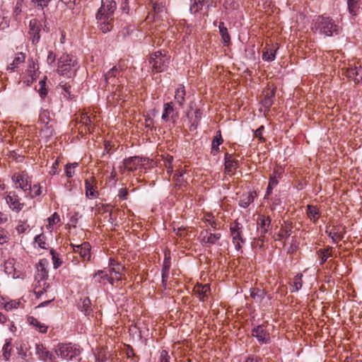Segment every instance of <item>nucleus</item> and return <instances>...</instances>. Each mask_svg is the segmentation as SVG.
<instances>
[{
    "instance_id": "1",
    "label": "nucleus",
    "mask_w": 362,
    "mask_h": 362,
    "mask_svg": "<svg viewBox=\"0 0 362 362\" xmlns=\"http://www.w3.org/2000/svg\"><path fill=\"white\" fill-rule=\"evenodd\" d=\"M311 29L325 37H332L339 34V26L329 16H318L313 20Z\"/></svg>"
},
{
    "instance_id": "2",
    "label": "nucleus",
    "mask_w": 362,
    "mask_h": 362,
    "mask_svg": "<svg viewBox=\"0 0 362 362\" xmlns=\"http://www.w3.org/2000/svg\"><path fill=\"white\" fill-rule=\"evenodd\" d=\"M57 355L62 359L71 361L81 354L80 346L71 343L59 344L55 349Z\"/></svg>"
},
{
    "instance_id": "3",
    "label": "nucleus",
    "mask_w": 362,
    "mask_h": 362,
    "mask_svg": "<svg viewBox=\"0 0 362 362\" xmlns=\"http://www.w3.org/2000/svg\"><path fill=\"white\" fill-rule=\"evenodd\" d=\"M116 8L117 4L114 0H102L101 6L96 14V18L99 21L112 20Z\"/></svg>"
},
{
    "instance_id": "4",
    "label": "nucleus",
    "mask_w": 362,
    "mask_h": 362,
    "mask_svg": "<svg viewBox=\"0 0 362 362\" xmlns=\"http://www.w3.org/2000/svg\"><path fill=\"white\" fill-rule=\"evenodd\" d=\"M170 58L163 54L160 51L154 52L149 59V63L152 65L153 69L156 72H162L168 66Z\"/></svg>"
},
{
    "instance_id": "5",
    "label": "nucleus",
    "mask_w": 362,
    "mask_h": 362,
    "mask_svg": "<svg viewBox=\"0 0 362 362\" xmlns=\"http://www.w3.org/2000/svg\"><path fill=\"white\" fill-rule=\"evenodd\" d=\"M124 71V69L121 65L113 66L105 74L106 85L118 86L119 83L122 82L121 78Z\"/></svg>"
},
{
    "instance_id": "6",
    "label": "nucleus",
    "mask_w": 362,
    "mask_h": 362,
    "mask_svg": "<svg viewBox=\"0 0 362 362\" xmlns=\"http://www.w3.org/2000/svg\"><path fill=\"white\" fill-rule=\"evenodd\" d=\"M230 231L235 248L238 251L240 250L242 248L241 243H245V240L243 237V226L238 221H235L230 224Z\"/></svg>"
},
{
    "instance_id": "7",
    "label": "nucleus",
    "mask_w": 362,
    "mask_h": 362,
    "mask_svg": "<svg viewBox=\"0 0 362 362\" xmlns=\"http://www.w3.org/2000/svg\"><path fill=\"white\" fill-rule=\"evenodd\" d=\"M251 334L255 337L260 344H269L271 341L270 334L264 325L255 326L252 329Z\"/></svg>"
},
{
    "instance_id": "8",
    "label": "nucleus",
    "mask_w": 362,
    "mask_h": 362,
    "mask_svg": "<svg viewBox=\"0 0 362 362\" xmlns=\"http://www.w3.org/2000/svg\"><path fill=\"white\" fill-rule=\"evenodd\" d=\"M271 218L264 215H259L257 218V229L260 230L259 240L264 242L265 235L271 230Z\"/></svg>"
},
{
    "instance_id": "9",
    "label": "nucleus",
    "mask_w": 362,
    "mask_h": 362,
    "mask_svg": "<svg viewBox=\"0 0 362 362\" xmlns=\"http://www.w3.org/2000/svg\"><path fill=\"white\" fill-rule=\"evenodd\" d=\"M41 28L42 23L39 20L36 18L30 20L29 23V35H30L33 44H37L40 41Z\"/></svg>"
},
{
    "instance_id": "10",
    "label": "nucleus",
    "mask_w": 362,
    "mask_h": 362,
    "mask_svg": "<svg viewBox=\"0 0 362 362\" xmlns=\"http://www.w3.org/2000/svg\"><path fill=\"white\" fill-rule=\"evenodd\" d=\"M200 237L202 238V244L209 247L220 240L221 234L219 233H213L209 229H206L201 233Z\"/></svg>"
},
{
    "instance_id": "11",
    "label": "nucleus",
    "mask_w": 362,
    "mask_h": 362,
    "mask_svg": "<svg viewBox=\"0 0 362 362\" xmlns=\"http://www.w3.org/2000/svg\"><path fill=\"white\" fill-rule=\"evenodd\" d=\"M28 179V175L24 172L12 177V180L16 183V187L22 189L24 192L31 190V182Z\"/></svg>"
},
{
    "instance_id": "12",
    "label": "nucleus",
    "mask_w": 362,
    "mask_h": 362,
    "mask_svg": "<svg viewBox=\"0 0 362 362\" xmlns=\"http://www.w3.org/2000/svg\"><path fill=\"white\" fill-rule=\"evenodd\" d=\"M74 252L78 253L84 261H89L91 257V246L88 242H84L81 245H71Z\"/></svg>"
},
{
    "instance_id": "13",
    "label": "nucleus",
    "mask_w": 362,
    "mask_h": 362,
    "mask_svg": "<svg viewBox=\"0 0 362 362\" xmlns=\"http://www.w3.org/2000/svg\"><path fill=\"white\" fill-rule=\"evenodd\" d=\"M36 354L44 362H55L56 357L49 351L42 344H37L35 346Z\"/></svg>"
},
{
    "instance_id": "14",
    "label": "nucleus",
    "mask_w": 362,
    "mask_h": 362,
    "mask_svg": "<svg viewBox=\"0 0 362 362\" xmlns=\"http://www.w3.org/2000/svg\"><path fill=\"white\" fill-rule=\"evenodd\" d=\"M178 117V112L175 110L173 102L166 103L163 105L162 119L167 122L170 119L173 122Z\"/></svg>"
},
{
    "instance_id": "15",
    "label": "nucleus",
    "mask_w": 362,
    "mask_h": 362,
    "mask_svg": "<svg viewBox=\"0 0 362 362\" xmlns=\"http://www.w3.org/2000/svg\"><path fill=\"white\" fill-rule=\"evenodd\" d=\"M96 181L94 177H90L85 180L86 195L88 197L96 198L98 192L96 190Z\"/></svg>"
},
{
    "instance_id": "16",
    "label": "nucleus",
    "mask_w": 362,
    "mask_h": 362,
    "mask_svg": "<svg viewBox=\"0 0 362 362\" xmlns=\"http://www.w3.org/2000/svg\"><path fill=\"white\" fill-rule=\"evenodd\" d=\"M77 62H71L69 64H59L58 72L67 78L73 77L76 72Z\"/></svg>"
},
{
    "instance_id": "17",
    "label": "nucleus",
    "mask_w": 362,
    "mask_h": 362,
    "mask_svg": "<svg viewBox=\"0 0 362 362\" xmlns=\"http://www.w3.org/2000/svg\"><path fill=\"white\" fill-rule=\"evenodd\" d=\"M110 267L108 269V272L114 277V281L122 279L124 267L122 264L115 262L114 259H110Z\"/></svg>"
},
{
    "instance_id": "18",
    "label": "nucleus",
    "mask_w": 362,
    "mask_h": 362,
    "mask_svg": "<svg viewBox=\"0 0 362 362\" xmlns=\"http://www.w3.org/2000/svg\"><path fill=\"white\" fill-rule=\"evenodd\" d=\"M6 200L7 204L9 205V207L13 211H16L17 212L20 211L24 205L23 203L20 202L18 197L15 194V192H9L6 197Z\"/></svg>"
},
{
    "instance_id": "19",
    "label": "nucleus",
    "mask_w": 362,
    "mask_h": 362,
    "mask_svg": "<svg viewBox=\"0 0 362 362\" xmlns=\"http://www.w3.org/2000/svg\"><path fill=\"white\" fill-rule=\"evenodd\" d=\"M346 76L352 79L355 83H358L362 81V66H354L348 68L346 71Z\"/></svg>"
},
{
    "instance_id": "20",
    "label": "nucleus",
    "mask_w": 362,
    "mask_h": 362,
    "mask_svg": "<svg viewBox=\"0 0 362 362\" xmlns=\"http://www.w3.org/2000/svg\"><path fill=\"white\" fill-rule=\"evenodd\" d=\"M170 268V258L165 257L163 261L162 271H161V276H162V286L164 289L167 288V281L169 276V272Z\"/></svg>"
},
{
    "instance_id": "21",
    "label": "nucleus",
    "mask_w": 362,
    "mask_h": 362,
    "mask_svg": "<svg viewBox=\"0 0 362 362\" xmlns=\"http://www.w3.org/2000/svg\"><path fill=\"white\" fill-rule=\"evenodd\" d=\"M266 296H267L269 299L272 298L270 295H267V293L263 289L255 288H252L250 291V297L256 303H262Z\"/></svg>"
},
{
    "instance_id": "22",
    "label": "nucleus",
    "mask_w": 362,
    "mask_h": 362,
    "mask_svg": "<svg viewBox=\"0 0 362 362\" xmlns=\"http://www.w3.org/2000/svg\"><path fill=\"white\" fill-rule=\"evenodd\" d=\"M238 167V160L233 158L232 154L226 153L225 155V170L230 173L233 169L235 170Z\"/></svg>"
},
{
    "instance_id": "23",
    "label": "nucleus",
    "mask_w": 362,
    "mask_h": 362,
    "mask_svg": "<svg viewBox=\"0 0 362 362\" xmlns=\"http://www.w3.org/2000/svg\"><path fill=\"white\" fill-rule=\"evenodd\" d=\"M141 159L139 157H131L124 160L123 168L124 170L133 171L136 168V165L140 164Z\"/></svg>"
},
{
    "instance_id": "24",
    "label": "nucleus",
    "mask_w": 362,
    "mask_h": 362,
    "mask_svg": "<svg viewBox=\"0 0 362 362\" xmlns=\"http://www.w3.org/2000/svg\"><path fill=\"white\" fill-rule=\"evenodd\" d=\"M185 86L182 84L179 85L175 90V100L180 107H182L185 103Z\"/></svg>"
},
{
    "instance_id": "25",
    "label": "nucleus",
    "mask_w": 362,
    "mask_h": 362,
    "mask_svg": "<svg viewBox=\"0 0 362 362\" xmlns=\"http://www.w3.org/2000/svg\"><path fill=\"white\" fill-rule=\"evenodd\" d=\"M223 140L222 139L221 132L220 130L217 131L211 144V153L213 155H216L219 152V146L222 144Z\"/></svg>"
},
{
    "instance_id": "26",
    "label": "nucleus",
    "mask_w": 362,
    "mask_h": 362,
    "mask_svg": "<svg viewBox=\"0 0 362 362\" xmlns=\"http://www.w3.org/2000/svg\"><path fill=\"white\" fill-rule=\"evenodd\" d=\"M219 33L221 36V40L225 46H228L230 44V37L228 32V29L224 25V23L220 22L218 25Z\"/></svg>"
},
{
    "instance_id": "27",
    "label": "nucleus",
    "mask_w": 362,
    "mask_h": 362,
    "mask_svg": "<svg viewBox=\"0 0 362 362\" xmlns=\"http://www.w3.org/2000/svg\"><path fill=\"white\" fill-rule=\"evenodd\" d=\"M195 291L197 293L199 300L205 301L210 294V286L209 284L199 286L196 288Z\"/></svg>"
},
{
    "instance_id": "28",
    "label": "nucleus",
    "mask_w": 362,
    "mask_h": 362,
    "mask_svg": "<svg viewBox=\"0 0 362 362\" xmlns=\"http://www.w3.org/2000/svg\"><path fill=\"white\" fill-rule=\"evenodd\" d=\"M254 202V195L252 192L243 194L240 199L239 206L242 208H247L252 202Z\"/></svg>"
},
{
    "instance_id": "29",
    "label": "nucleus",
    "mask_w": 362,
    "mask_h": 362,
    "mask_svg": "<svg viewBox=\"0 0 362 362\" xmlns=\"http://www.w3.org/2000/svg\"><path fill=\"white\" fill-rule=\"evenodd\" d=\"M78 309L84 313L85 315H89L92 313L91 302L88 297L81 300V303L78 305Z\"/></svg>"
},
{
    "instance_id": "30",
    "label": "nucleus",
    "mask_w": 362,
    "mask_h": 362,
    "mask_svg": "<svg viewBox=\"0 0 362 362\" xmlns=\"http://www.w3.org/2000/svg\"><path fill=\"white\" fill-rule=\"evenodd\" d=\"M360 0H347V7L349 13L352 16H356L360 9Z\"/></svg>"
},
{
    "instance_id": "31",
    "label": "nucleus",
    "mask_w": 362,
    "mask_h": 362,
    "mask_svg": "<svg viewBox=\"0 0 362 362\" xmlns=\"http://www.w3.org/2000/svg\"><path fill=\"white\" fill-rule=\"evenodd\" d=\"M25 56L23 53H18L17 56L14 58L13 62L8 66L7 70L14 71L20 64H23L25 62Z\"/></svg>"
},
{
    "instance_id": "32",
    "label": "nucleus",
    "mask_w": 362,
    "mask_h": 362,
    "mask_svg": "<svg viewBox=\"0 0 362 362\" xmlns=\"http://www.w3.org/2000/svg\"><path fill=\"white\" fill-rule=\"evenodd\" d=\"M325 233L332 238V242L334 243L339 242L343 238V235L340 233L337 227H333L330 230L327 228Z\"/></svg>"
},
{
    "instance_id": "33",
    "label": "nucleus",
    "mask_w": 362,
    "mask_h": 362,
    "mask_svg": "<svg viewBox=\"0 0 362 362\" xmlns=\"http://www.w3.org/2000/svg\"><path fill=\"white\" fill-rule=\"evenodd\" d=\"M28 322L32 325L33 327L37 328L40 332L41 333H46L47 331V327L43 324L41 323L40 321H38L35 317L33 316H30L28 318Z\"/></svg>"
},
{
    "instance_id": "34",
    "label": "nucleus",
    "mask_w": 362,
    "mask_h": 362,
    "mask_svg": "<svg viewBox=\"0 0 362 362\" xmlns=\"http://www.w3.org/2000/svg\"><path fill=\"white\" fill-rule=\"evenodd\" d=\"M292 233V227L290 224L286 225L284 227H282L277 234L276 240H281L284 238H287Z\"/></svg>"
},
{
    "instance_id": "35",
    "label": "nucleus",
    "mask_w": 362,
    "mask_h": 362,
    "mask_svg": "<svg viewBox=\"0 0 362 362\" xmlns=\"http://www.w3.org/2000/svg\"><path fill=\"white\" fill-rule=\"evenodd\" d=\"M192 3L189 7L192 13L199 12L204 6L205 0H192Z\"/></svg>"
},
{
    "instance_id": "36",
    "label": "nucleus",
    "mask_w": 362,
    "mask_h": 362,
    "mask_svg": "<svg viewBox=\"0 0 362 362\" xmlns=\"http://www.w3.org/2000/svg\"><path fill=\"white\" fill-rule=\"evenodd\" d=\"M11 339H6V343L4 344L2 352H3V357L6 361H8L11 356Z\"/></svg>"
},
{
    "instance_id": "37",
    "label": "nucleus",
    "mask_w": 362,
    "mask_h": 362,
    "mask_svg": "<svg viewBox=\"0 0 362 362\" xmlns=\"http://www.w3.org/2000/svg\"><path fill=\"white\" fill-rule=\"evenodd\" d=\"M307 214L309 216V218L313 221H316L319 218L318 210L314 206H312V205L308 206Z\"/></svg>"
},
{
    "instance_id": "38",
    "label": "nucleus",
    "mask_w": 362,
    "mask_h": 362,
    "mask_svg": "<svg viewBox=\"0 0 362 362\" xmlns=\"http://www.w3.org/2000/svg\"><path fill=\"white\" fill-rule=\"evenodd\" d=\"M38 64L32 59L29 60V64L27 69V74L29 76H37L36 71L38 70Z\"/></svg>"
},
{
    "instance_id": "39",
    "label": "nucleus",
    "mask_w": 362,
    "mask_h": 362,
    "mask_svg": "<svg viewBox=\"0 0 362 362\" xmlns=\"http://www.w3.org/2000/svg\"><path fill=\"white\" fill-rule=\"evenodd\" d=\"M97 276H100V279H103L104 280H107L110 284H111L112 285H113L114 284V277L110 275V274L104 270H98L95 274V277H96Z\"/></svg>"
},
{
    "instance_id": "40",
    "label": "nucleus",
    "mask_w": 362,
    "mask_h": 362,
    "mask_svg": "<svg viewBox=\"0 0 362 362\" xmlns=\"http://www.w3.org/2000/svg\"><path fill=\"white\" fill-rule=\"evenodd\" d=\"M46 81L47 76H44L43 78L39 81L40 88L38 90V93L41 98H45L47 95Z\"/></svg>"
},
{
    "instance_id": "41",
    "label": "nucleus",
    "mask_w": 362,
    "mask_h": 362,
    "mask_svg": "<svg viewBox=\"0 0 362 362\" xmlns=\"http://www.w3.org/2000/svg\"><path fill=\"white\" fill-rule=\"evenodd\" d=\"M276 49H267L263 52L262 59L264 61L272 62L275 59Z\"/></svg>"
},
{
    "instance_id": "42",
    "label": "nucleus",
    "mask_w": 362,
    "mask_h": 362,
    "mask_svg": "<svg viewBox=\"0 0 362 362\" xmlns=\"http://www.w3.org/2000/svg\"><path fill=\"white\" fill-rule=\"evenodd\" d=\"M49 252L52 255L54 268H59L63 263L62 260L59 257V254L54 249H51Z\"/></svg>"
},
{
    "instance_id": "43",
    "label": "nucleus",
    "mask_w": 362,
    "mask_h": 362,
    "mask_svg": "<svg viewBox=\"0 0 362 362\" xmlns=\"http://www.w3.org/2000/svg\"><path fill=\"white\" fill-rule=\"evenodd\" d=\"M39 119L42 124L47 126L52 120L50 112L47 110H42L40 113Z\"/></svg>"
},
{
    "instance_id": "44",
    "label": "nucleus",
    "mask_w": 362,
    "mask_h": 362,
    "mask_svg": "<svg viewBox=\"0 0 362 362\" xmlns=\"http://www.w3.org/2000/svg\"><path fill=\"white\" fill-rule=\"evenodd\" d=\"M274 96V92L273 90L264 95V98L262 100V105L264 107L269 108L272 105Z\"/></svg>"
},
{
    "instance_id": "45",
    "label": "nucleus",
    "mask_w": 362,
    "mask_h": 362,
    "mask_svg": "<svg viewBox=\"0 0 362 362\" xmlns=\"http://www.w3.org/2000/svg\"><path fill=\"white\" fill-rule=\"evenodd\" d=\"M332 250V247H328L326 249H320L317 251V255L320 259V264H323L329 257L328 252Z\"/></svg>"
},
{
    "instance_id": "46",
    "label": "nucleus",
    "mask_w": 362,
    "mask_h": 362,
    "mask_svg": "<svg viewBox=\"0 0 362 362\" xmlns=\"http://www.w3.org/2000/svg\"><path fill=\"white\" fill-rule=\"evenodd\" d=\"M303 274L300 273L297 274V275L293 279V286L294 288L291 291L292 292L298 291L302 288L303 281H302Z\"/></svg>"
},
{
    "instance_id": "47",
    "label": "nucleus",
    "mask_w": 362,
    "mask_h": 362,
    "mask_svg": "<svg viewBox=\"0 0 362 362\" xmlns=\"http://www.w3.org/2000/svg\"><path fill=\"white\" fill-rule=\"evenodd\" d=\"M46 236L44 233H41L35 237V242L37 243L38 246L42 249H47V244L45 242Z\"/></svg>"
},
{
    "instance_id": "48",
    "label": "nucleus",
    "mask_w": 362,
    "mask_h": 362,
    "mask_svg": "<svg viewBox=\"0 0 362 362\" xmlns=\"http://www.w3.org/2000/svg\"><path fill=\"white\" fill-rule=\"evenodd\" d=\"M173 180L175 183V186L180 187L187 183V181L183 178V174L180 175L175 174L173 176Z\"/></svg>"
},
{
    "instance_id": "49",
    "label": "nucleus",
    "mask_w": 362,
    "mask_h": 362,
    "mask_svg": "<svg viewBox=\"0 0 362 362\" xmlns=\"http://www.w3.org/2000/svg\"><path fill=\"white\" fill-rule=\"evenodd\" d=\"M71 62H77L75 59H74L70 55L67 54H64L59 59V64H69Z\"/></svg>"
},
{
    "instance_id": "50",
    "label": "nucleus",
    "mask_w": 362,
    "mask_h": 362,
    "mask_svg": "<svg viewBox=\"0 0 362 362\" xmlns=\"http://www.w3.org/2000/svg\"><path fill=\"white\" fill-rule=\"evenodd\" d=\"M79 122L81 123L83 125H84L88 129V130H90V127L91 124V119L87 114H83L81 116Z\"/></svg>"
},
{
    "instance_id": "51",
    "label": "nucleus",
    "mask_w": 362,
    "mask_h": 362,
    "mask_svg": "<svg viewBox=\"0 0 362 362\" xmlns=\"http://www.w3.org/2000/svg\"><path fill=\"white\" fill-rule=\"evenodd\" d=\"M29 193L31 198L40 196L42 193L41 187L39 185H34L33 187L31 186V190L29 191Z\"/></svg>"
},
{
    "instance_id": "52",
    "label": "nucleus",
    "mask_w": 362,
    "mask_h": 362,
    "mask_svg": "<svg viewBox=\"0 0 362 362\" xmlns=\"http://www.w3.org/2000/svg\"><path fill=\"white\" fill-rule=\"evenodd\" d=\"M280 173L277 175L276 171H274L272 175H271L269 185H270V188H274L275 186L277 185L279 183V177Z\"/></svg>"
},
{
    "instance_id": "53",
    "label": "nucleus",
    "mask_w": 362,
    "mask_h": 362,
    "mask_svg": "<svg viewBox=\"0 0 362 362\" xmlns=\"http://www.w3.org/2000/svg\"><path fill=\"white\" fill-rule=\"evenodd\" d=\"M50 0H32V2L35 6L39 8L43 9L47 6Z\"/></svg>"
},
{
    "instance_id": "54",
    "label": "nucleus",
    "mask_w": 362,
    "mask_h": 362,
    "mask_svg": "<svg viewBox=\"0 0 362 362\" xmlns=\"http://www.w3.org/2000/svg\"><path fill=\"white\" fill-rule=\"evenodd\" d=\"M8 239L9 235L8 232L0 228V244L3 245L4 243L8 242Z\"/></svg>"
},
{
    "instance_id": "55",
    "label": "nucleus",
    "mask_w": 362,
    "mask_h": 362,
    "mask_svg": "<svg viewBox=\"0 0 362 362\" xmlns=\"http://www.w3.org/2000/svg\"><path fill=\"white\" fill-rule=\"evenodd\" d=\"M103 23L100 25V29L103 33H105L110 31L112 28V25L110 23L109 20H102Z\"/></svg>"
},
{
    "instance_id": "56",
    "label": "nucleus",
    "mask_w": 362,
    "mask_h": 362,
    "mask_svg": "<svg viewBox=\"0 0 362 362\" xmlns=\"http://www.w3.org/2000/svg\"><path fill=\"white\" fill-rule=\"evenodd\" d=\"M47 259H41L39 262V264H38V266H37L38 271L42 272L43 275L47 274V272L46 270V264H47Z\"/></svg>"
},
{
    "instance_id": "57",
    "label": "nucleus",
    "mask_w": 362,
    "mask_h": 362,
    "mask_svg": "<svg viewBox=\"0 0 362 362\" xmlns=\"http://www.w3.org/2000/svg\"><path fill=\"white\" fill-rule=\"evenodd\" d=\"M264 129V127L262 125L255 131V136L258 138L261 141H264L265 140L262 136Z\"/></svg>"
},
{
    "instance_id": "58",
    "label": "nucleus",
    "mask_w": 362,
    "mask_h": 362,
    "mask_svg": "<svg viewBox=\"0 0 362 362\" xmlns=\"http://www.w3.org/2000/svg\"><path fill=\"white\" fill-rule=\"evenodd\" d=\"M170 357L167 351L163 350L160 352V362H170Z\"/></svg>"
},
{
    "instance_id": "59",
    "label": "nucleus",
    "mask_w": 362,
    "mask_h": 362,
    "mask_svg": "<svg viewBox=\"0 0 362 362\" xmlns=\"http://www.w3.org/2000/svg\"><path fill=\"white\" fill-rule=\"evenodd\" d=\"M59 86L70 97L71 96V86L69 85L67 83H64L62 81Z\"/></svg>"
},
{
    "instance_id": "60",
    "label": "nucleus",
    "mask_w": 362,
    "mask_h": 362,
    "mask_svg": "<svg viewBox=\"0 0 362 362\" xmlns=\"http://www.w3.org/2000/svg\"><path fill=\"white\" fill-rule=\"evenodd\" d=\"M60 221L59 216L57 213H54L50 217L48 218L49 225L57 223Z\"/></svg>"
},
{
    "instance_id": "61",
    "label": "nucleus",
    "mask_w": 362,
    "mask_h": 362,
    "mask_svg": "<svg viewBox=\"0 0 362 362\" xmlns=\"http://www.w3.org/2000/svg\"><path fill=\"white\" fill-rule=\"evenodd\" d=\"M129 192L126 188H122L119 191L118 197L119 199L124 200L127 199Z\"/></svg>"
},
{
    "instance_id": "62",
    "label": "nucleus",
    "mask_w": 362,
    "mask_h": 362,
    "mask_svg": "<svg viewBox=\"0 0 362 362\" xmlns=\"http://www.w3.org/2000/svg\"><path fill=\"white\" fill-rule=\"evenodd\" d=\"M36 78L37 76L28 75L23 80V83H25L27 86H30L33 83V81L36 80Z\"/></svg>"
},
{
    "instance_id": "63",
    "label": "nucleus",
    "mask_w": 362,
    "mask_h": 362,
    "mask_svg": "<svg viewBox=\"0 0 362 362\" xmlns=\"http://www.w3.org/2000/svg\"><path fill=\"white\" fill-rule=\"evenodd\" d=\"M55 60H56L55 54L52 51L49 52V54H48V56L47 58V63L49 64H52L55 62Z\"/></svg>"
},
{
    "instance_id": "64",
    "label": "nucleus",
    "mask_w": 362,
    "mask_h": 362,
    "mask_svg": "<svg viewBox=\"0 0 362 362\" xmlns=\"http://www.w3.org/2000/svg\"><path fill=\"white\" fill-rule=\"evenodd\" d=\"M261 358L255 356H248L244 362H260Z\"/></svg>"
}]
</instances>
